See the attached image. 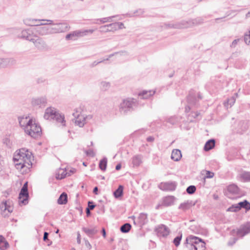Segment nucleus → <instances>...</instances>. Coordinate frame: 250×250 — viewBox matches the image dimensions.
I'll use <instances>...</instances> for the list:
<instances>
[{
  "label": "nucleus",
  "instance_id": "nucleus-1",
  "mask_svg": "<svg viewBox=\"0 0 250 250\" xmlns=\"http://www.w3.org/2000/svg\"><path fill=\"white\" fill-rule=\"evenodd\" d=\"M29 152L28 150H25L24 148H21L19 150L18 155L13 157V161L20 162L17 163L15 166L17 169H22L25 167H27L28 169L32 167V163L30 161L31 155L29 154Z\"/></svg>",
  "mask_w": 250,
  "mask_h": 250
},
{
  "label": "nucleus",
  "instance_id": "nucleus-2",
  "mask_svg": "<svg viewBox=\"0 0 250 250\" xmlns=\"http://www.w3.org/2000/svg\"><path fill=\"white\" fill-rule=\"evenodd\" d=\"M204 22V19L201 17H198L194 19L188 21L183 20L181 21L174 23H166L165 26L168 28L181 29L187 28L200 25Z\"/></svg>",
  "mask_w": 250,
  "mask_h": 250
},
{
  "label": "nucleus",
  "instance_id": "nucleus-3",
  "mask_svg": "<svg viewBox=\"0 0 250 250\" xmlns=\"http://www.w3.org/2000/svg\"><path fill=\"white\" fill-rule=\"evenodd\" d=\"M44 118L46 120L53 119L55 120L57 123H61L62 126H65L66 121L64 114L60 113L56 108L52 107H48L46 109Z\"/></svg>",
  "mask_w": 250,
  "mask_h": 250
},
{
  "label": "nucleus",
  "instance_id": "nucleus-4",
  "mask_svg": "<svg viewBox=\"0 0 250 250\" xmlns=\"http://www.w3.org/2000/svg\"><path fill=\"white\" fill-rule=\"evenodd\" d=\"M25 132L33 138H37L41 136L42 129L41 126L31 119L26 123L25 128Z\"/></svg>",
  "mask_w": 250,
  "mask_h": 250
},
{
  "label": "nucleus",
  "instance_id": "nucleus-5",
  "mask_svg": "<svg viewBox=\"0 0 250 250\" xmlns=\"http://www.w3.org/2000/svg\"><path fill=\"white\" fill-rule=\"evenodd\" d=\"M202 99V96L199 92H196L194 90H190L187 96V100L188 105L185 107V112H189L192 107H197L198 101Z\"/></svg>",
  "mask_w": 250,
  "mask_h": 250
},
{
  "label": "nucleus",
  "instance_id": "nucleus-6",
  "mask_svg": "<svg viewBox=\"0 0 250 250\" xmlns=\"http://www.w3.org/2000/svg\"><path fill=\"white\" fill-rule=\"evenodd\" d=\"M138 105L136 99L134 98H127L124 100L120 104V111L121 113L126 114L136 108Z\"/></svg>",
  "mask_w": 250,
  "mask_h": 250
},
{
  "label": "nucleus",
  "instance_id": "nucleus-7",
  "mask_svg": "<svg viewBox=\"0 0 250 250\" xmlns=\"http://www.w3.org/2000/svg\"><path fill=\"white\" fill-rule=\"evenodd\" d=\"M49 23H47V24H52L53 26L51 27L52 29V33H57L64 32L68 31L70 29V26L66 22H59L53 23V21L51 20H47Z\"/></svg>",
  "mask_w": 250,
  "mask_h": 250
},
{
  "label": "nucleus",
  "instance_id": "nucleus-8",
  "mask_svg": "<svg viewBox=\"0 0 250 250\" xmlns=\"http://www.w3.org/2000/svg\"><path fill=\"white\" fill-rule=\"evenodd\" d=\"M94 31L93 29L76 30L69 33L65 36L66 40H76L77 38L86 35L88 33L92 34Z\"/></svg>",
  "mask_w": 250,
  "mask_h": 250
},
{
  "label": "nucleus",
  "instance_id": "nucleus-9",
  "mask_svg": "<svg viewBox=\"0 0 250 250\" xmlns=\"http://www.w3.org/2000/svg\"><path fill=\"white\" fill-rule=\"evenodd\" d=\"M29 192L28 190V182H26L22 187L19 195V203L24 205L28 203Z\"/></svg>",
  "mask_w": 250,
  "mask_h": 250
},
{
  "label": "nucleus",
  "instance_id": "nucleus-10",
  "mask_svg": "<svg viewBox=\"0 0 250 250\" xmlns=\"http://www.w3.org/2000/svg\"><path fill=\"white\" fill-rule=\"evenodd\" d=\"M196 240L201 241L202 239L192 235L188 236L186 238L185 242L184 243V250H194L195 243H196Z\"/></svg>",
  "mask_w": 250,
  "mask_h": 250
},
{
  "label": "nucleus",
  "instance_id": "nucleus-11",
  "mask_svg": "<svg viewBox=\"0 0 250 250\" xmlns=\"http://www.w3.org/2000/svg\"><path fill=\"white\" fill-rule=\"evenodd\" d=\"M18 37L19 38L25 40L30 42H33L34 38H37L33 33V30L31 29L23 30L21 31Z\"/></svg>",
  "mask_w": 250,
  "mask_h": 250
},
{
  "label": "nucleus",
  "instance_id": "nucleus-12",
  "mask_svg": "<svg viewBox=\"0 0 250 250\" xmlns=\"http://www.w3.org/2000/svg\"><path fill=\"white\" fill-rule=\"evenodd\" d=\"M32 42L34 43L35 47L40 50H46L48 48V46L42 38H37L35 39L34 38L33 42Z\"/></svg>",
  "mask_w": 250,
  "mask_h": 250
},
{
  "label": "nucleus",
  "instance_id": "nucleus-13",
  "mask_svg": "<svg viewBox=\"0 0 250 250\" xmlns=\"http://www.w3.org/2000/svg\"><path fill=\"white\" fill-rule=\"evenodd\" d=\"M159 188L164 191H174L176 188V183L175 182H166L160 184Z\"/></svg>",
  "mask_w": 250,
  "mask_h": 250
},
{
  "label": "nucleus",
  "instance_id": "nucleus-14",
  "mask_svg": "<svg viewBox=\"0 0 250 250\" xmlns=\"http://www.w3.org/2000/svg\"><path fill=\"white\" fill-rule=\"evenodd\" d=\"M250 232V223L247 222L240 226L237 229L236 234L237 235L243 237Z\"/></svg>",
  "mask_w": 250,
  "mask_h": 250
},
{
  "label": "nucleus",
  "instance_id": "nucleus-15",
  "mask_svg": "<svg viewBox=\"0 0 250 250\" xmlns=\"http://www.w3.org/2000/svg\"><path fill=\"white\" fill-rule=\"evenodd\" d=\"M0 208L2 211V215L4 217L8 215L7 214H5L6 210H7L8 213L13 211V207L10 206L9 200L3 201L0 205Z\"/></svg>",
  "mask_w": 250,
  "mask_h": 250
},
{
  "label": "nucleus",
  "instance_id": "nucleus-16",
  "mask_svg": "<svg viewBox=\"0 0 250 250\" xmlns=\"http://www.w3.org/2000/svg\"><path fill=\"white\" fill-rule=\"evenodd\" d=\"M34 29L39 34L42 36L53 34L52 29L51 27L40 25L38 27H34Z\"/></svg>",
  "mask_w": 250,
  "mask_h": 250
},
{
  "label": "nucleus",
  "instance_id": "nucleus-17",
  "mask_svg": "<svg viewBox=\"0 0 250 250\" xmlns=\"http://www.w3.org/2000/svg\"><path fill=\"white\" fill-rule=\"evenodd\" d=\"M31 103L32 105L34 106L43 107L47 104V100L46 98L44 97L34 98L32 100Z\"/></svg>",
  "mask_w": 250,
  "mask_h": 250
},
{
  "label": "nucleus",
  "instance_id": "nucleus-18",
  "mask_svg": "<svg viewBox=\"0 0 250 250\" xmlns=\"http://www.w3.org/2000/svg\"><path fill=\"white\" fill-rule=\"evenodd\" d=\"M158 235L162 237H166L169 233V230L167 226L165 225L159 226L155 229Z\"/></svg>",
  "mask_w": 250,
  "mask_h": 250
},
{
  "label": "nucleus",
  "instance_id": "nucleus-19",
  "mask_svg": "<svg viewBox=\"0 0 250 250\" xmlns=\"http://www.w3.org/2000/svg\"><path fill=\"white\" fill-rule=\"evenodd\" d=\"M41 21L36 19H26L24 20V22L27 25L34 26L35 27H38L40 25H47V23H42ZM42 21H44V20H43Z\"/></svg>",
  "mask_w": 250,
  "mask_h": 250
},
{
  "label": "nucleus",
  "instance_id": "nucleus-20",
  "mask_svg": "<svg viewBox=\"0 0 250 250\" xmlns=\"http://www.w3.org/2000/svg\"><path fill=\"white\" fill-rule=\"evenodd\" d=\"M16 63V60L13 58H0V68H4Z\"/></svg>",
  "mask_w": 250,
  "mask_h": 250
},
{
  "label": "nucleus",
  "instance_id": "nucleus-21",
  "mask_svg": "<svg viewBox=\"0 0 250 250\" xmlns=\"http://www.w3.org/2000/svg\"><path fill=\"white\" fill-rule=\"evenodd\" d=\"M115 26H116V25L114 24L113 23L101 26L100 27V31L101 32H114L116 31Z\"/></svg>",
  "mask_w": 250,
  "mask_h": 250
},
{
  "label": "nucleus",
  "instance_id": "nucleus-22",
  "mask_svg": "<svg viewBox=\"0 0 250 250\" xmlns=\"http://www.w3.org/2000/svg\"><path fill=\"white\" fill-rule=\"evenodd\" d=\"M73 115L75 117H77V119L75 121V125L81 127L83 126L85 124V118L80 116L79 115H76L74 113L73 114Z\"/></svg>",
  "mask_w": 250,
  "mask_h": 250
},
{
  "label": "nucleus",
  "instance_id": "nucleus-23",
  "mask_svg": "<svg viewBox=\"0 0 250 250\" xmlns=\"http://www.w3.org/2000/svg\"><path fill=\"white\" fill-rule=\"evenodd\" d=\"M82 229L83 231L89 237H93L98 232V230L96 229V227L91 229L83 227Z\"/></svg>",
  "mask_w": 250,
  "mask_h": 250
},
{
  "label": "nucleus",
  "instance_id": "nucleus-24",
  "mask_svg": "<svg viewBox=\"0 0 250 250\" xmlns=\"http://www.w3.org/2000/svg\"><path fill=\"white\" fill-rule=\"evenodd\" d=\"M175 199L173 196L165 197L163 199V205L165 207L170 206L173 204Z\"/></svg>",
  "mask_w": 250,
  "mask_h": 250
},
{
  "label": "nucleus",
  "instance_id": "nucleus-25",
  "mask_svg": "<svg viewBox=\"0 0 250 250\" xmlns=\"http://www.w3.org/2000/svg\"><path fill=\"white\" fill-rule=\"evenodd\" d=\"M195 203H193L191 200H188L187 202L181 203L179 206V209L184 211L189 209L191 207L194 206Z\"/></svg>",
  "mask_w": 250,
  "mask_h": 250
},
{
  "label": "nucleus",
  "instance_id": "nucleus-26",
  "mask_svg": "<svg viewBox=\"0 0 250 250\" xmlns=\"http://www.w3.org/2000/svg\"><path fill=\"white\" fill-rule=\"evenodd\" d=\"M182 157L181 150L178 149H173L171 155V158L174 161H179Z\"/></svg>",
  "mask_w": 250,
  "mask_h": 250
},
{
  "label": "nucleus",
  "instance_id": "nucleus-27",
  "mask_svg": "<svg viewBox=\"0 0 250 250\" xmlns=\"http://www.w3.org/2000/svg\"><path fill=\"white\" fill-rule=\"evenodd\" d=\"M155 93V91H146L143 90L141 92H140L138 94V98L142 99H147L149 98L150 96L154 95Z\"/></svg>",
  "mask_w": 250,
  "mask_h": 250
},
{
  "label": "nucleus",
  "instance_id": "nucleus-28",
  "mask_svg": "<svg viewBox=\"0 0 250 250\" xmlns=\"http://www.w3.org/2000/svg\"><path fill=\"white\" fill-rule=\"evenodd\" d=\"M239 209L241 210L242 208L245 209V212H247L250 210V203L247 200H244L242 202H240L237 203Z\"/></svg>",
  "mask_w": 250,
  "mask_h": 250
},
{
  "label": "nucleus",
  "instance_id": "nucleus-29",
  "mask_svg": "<svg viewBox=\"0 0 250 250\" xmlns=\"http://www.w3.org/2000/svg\"><path fill=\"white\" fill-rule=\"evenodd\" d=\"M215 141L214 139H211L207 141L204 146V149L206 151L212 149L215 146Z\"/></svg>",
  "mask_w": 250,
  "mask_h": 250
},
{
  "label": "nucleus",
  "instance_id": "nucleus-30",
  "mask_svg": "<svg viewBox=\"0 0 250 250\" xmlns=\"http://www.w3.org/2000/svg\"><path fill=\"white\" fill-rule=\"evenodd\" d=\"M124 194V186L119 185L118 188L114 191L113 195L116 199L122 197Z\"/></svg>",
  "mask_w": 250,
  "mask_h": 250
},
{
  "label": "nucleus",
  "instance_id": "nucleus-31",
  "mask_svg": "<svg viewBox=\"0 0 250 250\" xmlns=\"http://www.w3.org/2000/svg\"><path fill=\"white\" fill-rule=\"evenodd\" d=\"M227 191L232 194H238L239 192V188L236 185L232 184L227 187Z\"/></svg>",
  "mask_w": 250,
  "mask_h": 250
},
{
  "label": "nucleus",
  "instance_id": "nucleus-32",
  "mask_svg": "<svg viewBox=\"0 0 250 250\" xmlns=\"http://www.w3.org/2000/svg\"><path fill=\"white\" fill-rule=\"evenodd\" d=\"M142 156L141 155H137L133 157L132 163L133 167H138L142 163Z\"/></svg>",
  "mask_w": 250,
  "mask_h": 250
},
{
  "label": "nucleus",
  "instance_id": "nucleus-33",
  "mask_svg": "<svg viewBox=\"0 0 250 250\" xmlns=\"http://www.w3.org/2000/svg\"><path fill=\"white\" fill-rule=\"evenodd\" d=\"M67 202V194L65 192H62L59 196L57 203L59 205H65Z\"/></svg>",
  "mask_w": 250,
  "mask_h": 250
},
{
  "label": "nucleus",
  "instance_id": "nucleus-34",
  "mask_svg": "<svg viewBox=\"0 0 250 250\" xmlns=\"http://www.w3.org/2000/svg\"><path fill=\"white\" fill-rule=\"evenodd\" d=\"M196 243H195L194 250H206V243L204 240L202 239L201 241L196 240Z\"/></svg>",
  "mask_w": 250,
  "mask_h": 250
},
{
  "label": "nucleus",
  "instance_id": "nucleus-35",
  "mask_svg": "<svg viewBox=\"0 0 250 250\" xmlns=\"http://www.w3.org/2000/svg\"><path fill=\"white\" fill-rule=\"evenodd\" d=\"M200 116V113L198 111H191V112L188 115V120L190 122H192L194 121V120L196 118H197L199 116Z\"/></svg>",
  "mask_w": 250,
  "mask_h": 250
},
{
  "label": "nucleus",
  "instance_id": "nucleus-36",
  "mask_svg": "<svg viewBox=\"0 0 250 250\" xmlns=\"http://www.w3.org/2000/svg\"><path fill=\"white\" fill-rule=\"evenodd\" d=\"M241 126L240 129V132L241 134H243L249 128V125L247 121H241L239 124Z\"/></svg>",
  "mask_w": 250,
  "mask_h": 250
},
{
  "label": "nucleus",
  "instance_id": "nucleus-37",
  "mask_svg": "<svg viewBox=\"0 0 250 250\" xmlns=\"http://www.w3.org/2000/svg\"><path fill=\"white\" fill-rule=\"evenodd\" d=\"M138 219L140 224L142 225L146 224L148 222L147 214L144 213H140Z\"/></svg>",
  "mask_w": 250,
  "mask_h": 250
},
{
  "label": "nucleus",
  "instance_id": "nucleus-38",
  "mask_svg": "<svg viewBox=\"0 0 250 250\" xmlns=\"http://www.w3.org/2000/svg\"><path fill=\"white\" fill-rule=\"evenodd\" d=\"M107 163V159L106 157H104L101 159L99 164V167L100 169L102 171H105L106 169Z\"/></svg>",
  "mask_w": 250,
  "mask_h": 250
},
{
  "label": "nucleus",
  "instance_id": "nucleus-39",
  "mask_svg": "<svg viewBox=\"0 0 250 250\" xmlns=\"http://www.w3.org/2000/svg\"><path fill=\"white\" fill-rule=\"evenodd\" d=\"M9 246L8 243L5 240L4 238L0 235V250H4Z\"/></svg>",
  "mask_w": 250,
  "mask_h": 250
},
{
  "label": "nucleus",
  "instance_id": "nucleus-40",
  "mask_svg": "<svg viewBox=\"0 0 250 250\" xmlns=\"http://www.w3.org/2000/svg\"><path fill=\"white\" fill-rule=\"evenodd\" d=\"M131 229V225L128 223H126L121 226L120 231L123 233L128 232Z\"/></svg>",
  "mask_w": 250,
  "mask_h": 250
},
{
  "label": "nucleus",
  "instance_id": "nucleus-41",
  "mask_svg": "<svg viewBox=\"0 0 250 250\" xmlns=\"http://www.w3.org/2000/svg\"><path fill=\"white\" fill-rule=\"evenodd\" d=\"M240 177L245 182H250V172L244 171L240 175Z\"/></svg>",
  "mask_w": 250,
  "mask_h": 250
},
{
  "label": "nucleus",
  "instance_id": "nucleus-42",
  "mask_svg": "<svg viewBox=\"0 0 250 250\" xmlns=\"http://www.w3.org/2000/svg\"><path fill=\"white\" fill-rule=\"evenodd\" d=\"M110 83L109 82L103 81L101 83L100 88L102 91H106L110 88Z\"/></svg>",
  "mask_w": 250,
  "mask_h": 250
},
{
  "label": "nucleus",
  "instance_id": "nucleus-43",
  "mask_svg": "<svg viewBox=\"0 0 250 250\" xmlns=\"http://www.w3.org/2000/svg\"><path fill=\"white\" fill-rule=\"evenodd\" d=\"M240 210L237 204H233L229 207L227 209V211L237 212Z\"/></svg>",
  "mask_w": 250,
  "mask_h": 250
},
{
  "label": "nucleus",
  "instance_id": "nucleus-44",
  "mask_svg": "<svg viewBox=\"0 0 250 250\" xmlns=\"http://www.w3.org/2000/svg\"><path fill=\"white\" fill-rule=\"evenodd\" d=\"M117 17V15H115L113 16H110L106 18H104L101 19H97V21H100L101 22V23H104L107 22H110L111 21V20L115 17Z\"/></svg>",
  "mask_w": 250,
  "mask_h": 250
},
{
  "label": "nucleus",
  "instance_id": "nucleus-45",
  "mask_svg": "<svg viewBox=\"0 0 250 250\" xmlns=\"http://www.w3.org/2000/svg\"><path fill=\"white\" fill-rule=\"evenodd\" d=\"M182 237V233L174 238L173 243L176 247L179 246Z\"/></svg>",
  "mask_w": 250,
  "mask_h": 250
},
{
  "label": "nucleus",
  "instance_id": "nucleus-46",
  "mask_svg": "<svg viewBox=\"0 0 250 250\" xmlns=\"http://www.w3.org/2000/svg\"><path fill=\"white\" fill-rule=\"evenodd\" d=\"M144 13V10L142 9H139L135 11L133 14H127L129 17H133L134 16H141Z\"/></svg>",
  "mask_w": 250,
  "mask_h": 250
},
{
  "label": "nucleus",
  "instance_id": "nucleus-47",
  "mask_svg": "<svg viewBox=\"0 0 250 250\" xmlns=\"http://www.w3.org/2000/svg\"><path fill=\"white\" fill-rule=\"evenodd\" d=\"M196 190V188L195 186L190 185L188 186L186 189L187 193L189 194H193Z\"/></svg>",
  "mask_w": 250,
  "mask_h": 250
},
{
  "label": "nucleus",
  "instance_id": "nucleus-48",
  "mask_svg": "<svg viewBox=\"0 0 250 250\" xmlns=\"http://www.w3.org/2000/svg\"><path fill=\"white\" fill-rule=\"evenodd\" d=\"M27 117H26L25 118L22 117H19L18 118L19 124L21 127L25 128V126L26 125V124L27 123L25 122V120H27Z\"/></svg>",
  "mask_w": 250,
  "mask_h": 250
},
{
  "label": "nucleus",
  "instance_id": "nucleus-49",
  "mask_svg": "<svg viewBox=\"0 0 250 250\" xmlns=\"http://www.w3.org/2000/svg\"><path fill=\"white\" fill-rule=\"evenodd\" d=\"M179 122V119L176 116H173L170 118H169L167 122L169 123L170 124L172 125H174L177 124Z\"/></svg>",
  "mask_w": 250,
  "mask_h": 250
},
{
  "label": "nucleus",
  "instance_id": "nucleus-50",
  "mask_svg": "<svg viewBox=\"0 0 250 250\" xmlns=\"http://www.w3.org/2000/svg\"><path fill=\"white\" fill-rule=\"evenodd\" d=\"M114 55V54H110L108 56V58H107L106 59H104L103 61H99V62H97V61H94L91 65V67H94L96 65H97V64H98L99 63L104 61H108L109 60V59L110 58H111V57L113 56Z\"/></svg>",
  "mask_w": 250,
  "mask_h": 250
},
{
  "label": "nucleus",
  "instance_id": "nucleus-51",
  "mask_svg": "<svg viewBox=\"0 0 250 250\" xmlns=\"http://www.w3.org/2000/svg\"><path fill=\"white\" fill-rule=\"evenodd\" d=\"M238 238L235 237L231 238L228 242V246L229 247L232 246L237 241Z\"/></svg>",
  "mask_w": 250,
  "mask_h": 250
},
{
  "label": "nucleus",
  "instance_id": "nucleus-52",
  "mask_svg": "<svg viewBox=\"0 0 250 250\" xmlns=\"http://www.w3.org/2000/svg\"><path fill=\"white\" fill-rule=\"evenodd\" d=\"M214 175V174L213 172L209 170H206V174L204 178V180H205L206 178H212L213 177Z\"/></svg>",
  "mask_w": 250,
  "mask_h": 250
},
{
  "label": "nucleus",
  "instance_id": "nucleus-53",
  "mask_svg": "<svg viewBox=\"0 0 250 250\" xmlns=\"http://www.w3.org/2000/svg\"><path fill=\"white\" fill-rule=\"evenodd\" d=\"M49 233L47 232H44L43 233V240L45 242H49V243L48 244V246H50L52 244V242L50 241L48 239Z\"/></svg>",
  "mask_w": 250,
  "mask_h": 250
},
{
  "label": "nucleus",
  "instance_id": "nucleus-54",
  "mask_svg": "<svg viewBox=\"0 0 250 250\" xmlns=\"http://www.w3.org/2000/svg\"><path fill=\"white\" fill-rule=\"evenodd\" d=\"M244 41L247 44H249L250 43V31L249 34H245L244 37Z\"/></svg>",
  "mask_w": 250,
  "mask_h": 250
},
{
  "label": "nucleus",
  "instance_id": "nucleus-55",
  "mask_svg": "<svg viewBox=\"0 0 250 250\" xmlns=\"http://www.w3.org/2000/svg\"><path fill=\"white\" fill-rule=\"evenodd\" d=\"M95 206L96 205L92 201H89L88 202V205L86 208H88L90 210H92L95 208Z\"/></svg>",
  "mask_w": 250,
  "mask_h": 250
},
{
  "label": "nucleus",
  "instance_id": "nucleus-56",
  "mask_svg": "<svg viewBox=\"0 0 250 250\" xmlns=\"http://www.w3.org/2000/svg\"><path fill=\"white\" fill-rule=\"evenodd\" d=\"M242 41V40L241 39H235L231 43V44H230V47L231 48H235L237 44H238V43L240 42V41Z\"/></svg>",
  "mask_w": 250,
  "mask_h": 250
},
{
  "label": "nucleus",
  "instance_id": "nucleus-57",
  "mask_svg": "<svg viewBox=\"0 0 250 250\" xmlns=\"http://www.w3.org/2000/svg\"><path fill=\"white\" fill-rule=\"evenodd\" d=\"M85 153L87 156H91L92 157H94L95 156V153L91 149H89L88 150H85Z\"/></svg>",
  "mask_w": 250,
  "mask_h": 250
},
{
  "label": "nucleus",
  "instance_id": "nucleus-58",
  "mask_svg": "<svg viewBox=\"0 0 250 250\" xmlns=\"http://www.w3.org/2000/svg\"><path fill=\"white\" fill-rule=\"evenodd\" d=\"M114 24H116V31L118 29H122L124 27V25L122 22H114L113 23Z\"/></svg>",
  "mask_w": 250,
  "mask_h": 250
},
{
  "label": "nucleus",
  "instance_id": "nucleus-59",
  "mask_svg": "<svg viewBox=\"0 0 250 250\" xmlns=\"http://www.w3.org/2000/svg\"><path fill=\"white\" fill-rule=\"evenodd\" d=\"M145 132H146V130L145 129H144V128H142V129H139L138 130H137V131H135L134 132V134L135 135H139L140 134H143Z\"/></svg>",
  "mask_w": 250,
  "mask_h": 250
},
{
  "label": "nucleus",
  "instance_id": "nucleus-60",
  "mask_svg": "<svg viewBox=\"0 0 250 250\" xmlns=\"http://www.w3.org/2000/svg\"><path fill=\"white\" fill-rule=\"evenodd\" d=\"M67 174V173H65L64 171L62 172V173L61 175V177H59V175L58 176H56V178L58 179H62L65 177L66 175Z\"/></svg>",
  "mask_w": 250,
  "mask_h": 250
},
{
  "label": "nucleus",
  "instance_id": "nucleus-61",
  "mask_svg": "<svg viewBox=\"0 0 250 250\" xmlns=\"http://www.w3.org/2000/svg\"><path fill=\"white\" fill-rule=\"evenodd\" d=\"M85 244L86 247L89 249H90L91 248V246L88 240H85Z\"/></svg>",
  "mask_w": 250,
  "mask_h": 250
},
{
  "label": "nucleus",
  "instance_id": "nucleus-62",
  "mask_svg": "<svg viewBox=\"0 0 250 250\" xmlns=\"http://www.w3.org/2000/svg\"><path fill=\"white\" fill-rule=\"evenodd\" d=\"M154 140V138L152 136H149L146 138V141L148 142H152Z\"/></svg>",
  "mask_w": 250,
  "mask_h": 250
},
{
  "label": "nucleus",
  "instance_id": "nucleus-63",
  "mask_svg": "<svg viewBox=\"0 0 250 250\" xmlns=\"http://www.w3.org/2000/svg\"><path fill=\"white\" fill-rule=\"evenodd\" d=\"M77 242L78 244L81 243V235L79 232H78L77 233Z\"/></svg>",
  "mask_w": 250,
  "mask_h": 250
},
{
  "label": "nucleus",
  "instance_id": "nucleus-64",
  "mask_svg": "<svg viewBox=\"0 0 250 250\" xmlns=\"http://www.w3.org/2000/svg\"><path fill=\"white\" fill-rule=\"evenodd\" d=\"M93 192L96 195H97L98 194V188L97 187H95L93 189Z\"/></svg>",
  "mask_w": 250,
  "mask_h": 250
}]
</instances>
